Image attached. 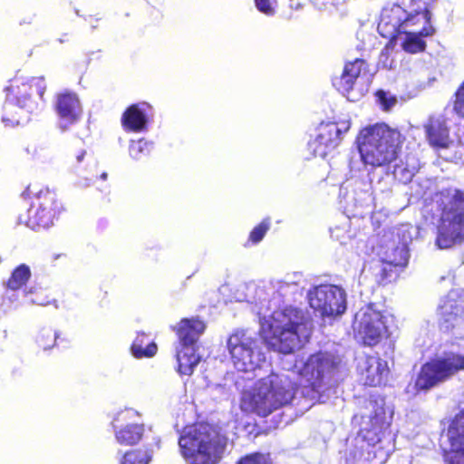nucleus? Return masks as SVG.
I'll return each instance as SVG.
<instances>
[{"instance_id":"nucleus-8","label":"nucleus","mask_w":464,"mask_h":464,"mask_svg":"<svg viewBox=\"0 0 464 464\" xmlns=\"http://www.w3.org/2000/svg\"><path fill=\"white\" fill-rule=\"evenodd\" d=\"M461 370H464V356L452 352L444 353L420 367L414 389L416 392H427Z\"/></svg>"},{"instance_id":"nucleus-37","label":"nucleus","mask_w":464,"mask_h":464,"mask_svg":"<svg viewBox=\"0 0 464 464\" xmlns=\"http://www.w3.org/2000/svg\"><path fill=\"white\" fill-rule=\"evenodd\" d=\"M377 100L379 103L382 105V109L385 111H389L392 109L397 102V99L395 96L380 90L376 92Z\"/></svg>"},{"instance_id":"nucleus-10","label":"nucleus","mask_w":464,"mask_h":464,"mask_svg":"<svg viewBox=\"0 0 464 464\" xmlns=\"http://www.w3.org/2000/svg\"><path fill=\"white\" fill-rule=\"evenodd\" d=\"M310 306L322 317H334L347 308L345 291L334 285H320L308 292Z\"/></svg>"},{"instance_id":"nucleus-2","label":"nucleus","mask_w":464,"mask_h":464,"mask_svg":"<svg viewBox=\"0 0 464 464\" xmlns=\"http://www.w3.org/2000/svg\"><path fill=\"white\" fill-rule=\"evenodd\" d=\"M259 314L260 334L266 344L281 353L290 354L303 346L311 334V322L304 311L293 306Z\"/></svg>"},{"instance_id":"nucleus-44","label":"nucleus","mask_w":464,"mask_h":464,"mask_svg":"<svg viewBox=\"0 0 464 464\" xmlns=\"http://www.w3.org/2000/svg\"><path fill=\"white\" fill-rule=\"evenodd\" d=\"M91 180H92V179H85V182H84V183H82H82H79L78 185H79V186H81V187H87V186H89V185H90V181H91Z\"/></svg>"},{"instance_id":"nucleus-5","label":"nucleus","mask_w":464,"mask_h":464,"mask_svg":"<svg viewBox=\"0 0 464 464\" xmlns=\"http://www.w3.org/2000/svg\"><path fill=\"white\" fill-rule=\"evenodd\" d=\"M401 142V133L386 124L363 129L357 138L361 163L375 168L395 162Z\"/></svg>"},{"instance_id":"nucleus-25","label":"nucleus","mask_w":464,"mask_h":464,"mask_svg":"<svg viewBox=\"0 0 464 464\" xmlns=\"http://www.w3.org/2000/svg\"><path fill=\"white\" fill-rule=\"evenodd\" d=\"M30 277V267L25 264L18 266L12 272L11 276L6 283L5 297L11 303L17 301L20 295H22V291L24 290L23 287Z\"/></svg>"},{"instance_id":"nucleus-7","label":"nucleus","mask_w":464,"mask_h":464,"mask_svg":"<svg viewBox=\"0 0 464 464\" xmlns=\"http://www.w3.org/2000/svg\"><path fill=\"white\" fill-rule=\"evenodd\" d=\"M227 346L232 362L239 372H254L266 362L263 341L249 330H236L228 337Z\"/></svg>"},{"instance_id":"nucleus-43","label":"nucleus","mask_w":464,"mask_h":464,"mask_svg":"<svg viewBox=\"0 0 464 464\" xmlns=\"http://www.w3.org/2000/svg\"><path fill=\"white\" fill-rule=\"evenodd\" d=\"M84 155H85V151L82 150L81 151L77 156H76V160L78 162H81L82 160V159L84 158Z\"/></svg>"},{"instance_id":"nucleus-23","label":"nucleus","mask_w":464,"mask_h":464,"mask_svg":"<svg viewBox=\"0 0 464 464\" xmlns=\"http://www.w3.org/2000/svg\"><path fill=\"white\" fill-rule=\"evenodd\" d=\"M205 324L198 318H184L182 319L173 330L176 332L179 338L178 346H194L198 347L197 343L200 335L205 331Z\"/></svg>"},{"instance_id":"nucleus-47","label":"nucleus","mask_w":464,"mask_h":464,"mask_svg":"<svg viewBox=\"0 0 464 464\" xmlns=\"http://www.w3.org/2000/svg\"><path fill=\"white\" fill-rule=\"evenodd\" d=\"M30 192H31V191H30V188H28L26 189V191H24V192L23 193V195H24V194H29Z\"/></svg>"},{"instance_id":"nucleus-46","label":"nucleus","mask_w":464,"mask_h":464,"mask_svg":"<svg viewBox=\"0 0 464 464\" xmlns=\"http://www.w3.org/2000/svg\"><path fill=\"white\" fill-rule=\"evenodd\" d=\"M101 178H102V179H104V180H105V179H107V173H105V172H104V173H102V174L101 175Z\"/></svg>"},{"instance_id":"nucleus-15","label":"nucleus","mask_w":464,"mask_h":464,"mask_svg":"<svg viewBox=\"0 0 464 464\" xmlns=\"http://www.w3.org/2000/svg\"><path fill=\"white\" fill-rule=\"evenodd\" d=\"M137 419H139V413L133 409H125L114 415L111 426L119 444L131 446L140 440L144 433V426L137 422Z\"/></svg>"},{"instance_id":"nucleus-34","label":"nucleus","mask_w":464,"mask_h":464,"mask_svg":"<svg viewBox=\"0 0 464 464\" xmlns=\"http://www.w3.org/2000/svg\"><path fill=\"white\" fill-rule=\"evenodd\" d=\"M299 284L297 280H284L278 282L276 292L279 295L289 297L298 293Z\"/></svg>"},{"instance_id":"nucleus-30","label":"nucleus","mask_w":464,"mask_h":464,"mask_svg":"<svg viewBox=\"0 0 464 464\" xmlns=\"http://www.w3.org/2000/svg\"><path fill=\"white\" fill-rule=\"evenodd\" d=\"M157 351V344L150 342L144 333L138 334L130 347L131 354L137 359L153 357Z\"/></svg>"},{"instance_id":"nucleus-45","label":"nucleus","mask_w":464,"mask_h":464,"mask_svg":"<svg viewBox=\"0 0 464 464\" xmlns=\"http://www.w3.org/2000/svg\"><path fill=\"white\" fill-rule=\"evenodd\" d=\"M62 256H64V255H63V254H55V255H53V256H52V260H53V261H55V260H57L58 258H60V257H62Z\"/></svg>"},{"instance_id":"nucleus-22","label":"nucleus","mask_w":464,"mask_h":464,"mask_svg":"<svg viewBox=\"0 0 464 464\" xmlns=\"http://www.w3.org/2000/svg\"><path fill=\"white\" fill-rule=\"evenodd\" d=\"M151 106L147 102L132 104L121 116V124L125 131L143 132L147 130Z\"/></svg>"},{"instance_id":"nucleus-42","label":"nucleus","mask_w":464,"mask_h":464,"mask_svg":"<svg viewBox=\"0 0 464 464\" xmlns=\"http://www.w3.org/2000/svg\"><path fill=\"white\" fill-rule=\"evenodd\" d=\"M349 166L352 170H360V162L355 160L353 157L351 158Z\"/></svg>"},{"instance_id":"nucleus-14","label":"nucleus","mask_w":464,"mask_h":464,"mask_svg":"<svg viewBox=\"0 0 464 464\" xmlns=\"http://www.w3.org/2000/svg\"><path fill=\"white\" fill-rule=\"evenodd\" d=\"M348 130L347 122L321 123L317 128L315 138L308 143L309 150L315 157L326 158L339 146L343 133Z\"/></svg>"},{"instance_id":"nucleus-24","label":"nucleus","mask_w":464,"mask_h":464,"mask_svg":"<svg viewBox=\"0 0 464 464\" xmlns=\"http://www.w3.org/2000/svg\"><path fill=\"white\" fill-rule=\"evenodd\" d=\"M435 33V29L430 24H422L420 31H409L406 29L395 40L409 53H421L426 49V42L424 37L431 36Z\"/></svg>"},{"instance_id":"nucleus-36","label":"nucleus","mask_w":464,"mask_h":464,"mask_svg":"<svg viewBox=\"0 0 464 464\" xmlns=\"http://www.w3.org/2000/svg\"><path fill=\"white\" fill-rule=\"evenodd\" d=\"M393 175L396 179L403 183L411 182V186L416 183L412 181L414 176V168L410 169L408 167L399 166L397 163L393 165Z\"/></svg>"},{"instance_id":"nucleus-38","label":"nucleus","mask_w":464,"mask_h":464,"mask_svg":"<svg viewBox=\"0 0 464 464\" xmlns=\"http://www.w3.org/2000/svg\"><path fill=\"white\" fill-rule=\"evenodd\" d=\"M276 2L272 0H255L256 9L267 16H272L276 14Z\"/></svg>"},{"instance_id":"nucleus-3","label":"nucleus","mask_w":464,"mask_h":464,"mask_svg":"<svg viewBox=\"0 0 464 464\" xmlns=\"http://www.w3.org/2000/svg\"><path fill=\"white\" fill-rule=\"evenodd\" d=\"M46 84L43 77L24 79L16 77L6 87V99L3 107L2 121L14 127L27 122L32 114L44 108Z\"/></svg>"},{"instance_id":"nucleus-41","label":"nucleus","mask_w":464,"mask_h":464,"mask_svg":"<svg viewBox=\"0 0 464 464\" xmlns=\"http://www.w3.org/2000/svg\"><path fill=\"white\" fill-rule=\"evenodd\" d=\"M33 292L27 291L26 288H24L22 291L23 297L25 298V302L33 304H38V305H46L48 304V301L45 300V298L40 296L39 295H36L34 297L32 296Z\"/></svg>"},{"instance_id":"nucleus-27","label":"nucleus","mask_w":464,"mask_h":464,"mask_svg":"<svg viewBox=\"0 0 464 464\" xmlns=\"http://www.w3.org/2000/svg\"><path fill=\"white\" fill-rule=\"evenodd\" d=\"M198 347L177 346V361L179 365V372L181 375L190 376L195 367L201 360V356L198 353Z\"/></svg>"},{"instance_id":"nucleus-13","label":"nucleus","mask_w":464,"mask_h":464,"mask_svg":"<svg viewBox=\"0 0 464 464\" xmlns=\"http://www.w3.org/2000/svg\"><path fill=\"white\" fill-rule=\"evenodd\" d=\"M53 110L57 117V127L62 131L69 130L82 116V105L78 94L65 90L58 92L53 100Z\"/></svg>"},{"instance_id":"nucleus-11","label":"nucleus","mask_w":464,"mask_h":464,"mask_svg":"<svg viewBox=\"0 0 464 464\" xmlns=\"http://www.w3.org/2000/svg\"><path fill=\"white\" fill-rule=\"evenodd\" d=\"M353 329L365 345H374L386 333L385 317L374 304H369L355 314Z\"/></svg>"},{"instance_id":"nucleus-20","label":"nucleus","mask_w":464,"mask_h":464,"mask_svg":"<svg viewBox=\"0 0 464 464\" xmlns=\"http://www.w3.org/2000/svg\"><path fill=\"white\" fill-rule=\"evenodd\" d=\"M426 139L433 148L445 149L450 143V128L442 114H431L423 123Z\"/></svg>"},{"instance_id":"nucleus-4","label":"nucleus","mask_w":464,"mask_h":464,"mask_svg":"<svg viewBox=\"0 0 464 464\" xmlns=\"http://www.w3.org/2000/svg\"><path fill=\"white\" fill-rule=\"evenodd\" d=\"M227 439L208 423L186 427L179 439L182 457L188 464H218Z\"/></svg>"},{"instance_id":"nucleus-33","label":"nucleus","mask_w":464,"mask_h":464,"mask_svg":"<svg viewBox=\"0 0 464 464\" xmlns=\"http://www.w3.org/2000/svg\"><path fill=\"white\" fill-rule=\"evenodd\" d=\"M152 458V451L133 450L124 455L121 464H149Z\"/></svg>"},{"instance_id":"nucleus-1","label":"nucleus","mask_w":464,"mask_h":464,"mask_svg":"<svg viewBox=\"0 0 464 464\" xmlns=\"http://www.w3.org/2000/svg\"><path fill=\"white\" fill-rule=\"evenodd\" d=\"M340 360L330 353L311 355L305 362L285 366L259 379L241 397V409L266 417L273 411L289 405L295 398L297 379H301V394L309 401L324 403L335 393L340 379Z\"/></svg>"},{"instance_id":"nucleus-28","label":"nucleus","mask_w":464,"mask_h":464,"mask_svg":"<svg viewBox=\"0 0 464 464\" xmlns=\"http://www.w3.org/2000/svg\"><path fill=\"white\" fill-rule=\"evenodd\" d=\"M436 0H403V5L409 8L408 14L415 17V24H430L431 12Z\"/></svg>"},{"instance_id":"nucleus-12","label":"nucleus","mask_w":464,"mask_h":464,"mask_svg":"<svg viewBox=\"0 0 464 464\" xmlns=\"http://www.w3.org/2000/svg\"><path fill=\"white\" fill-rule=\"evenodd\" d=\"M60 210L55 193L48 188L41 189L27 211L26 226L34 230L47 228Z\"/></svg>"},{"instance_id":"nucleus-40","label":"nucleus","mask_w":464,"mask_h":464,"mask_svg":"<svg viewBox=\"0 0 464 464\" xmlns=\"http://www.w3.org/2000/svg\"><path fill=\"white\" fill-rule=\"evenodd\" d=\"M237 464H270V461L264 454L253 453L241 458Z\"/></svg>"},{"instance_id":"nucleus-32","label":"nucleus","mask_w":464,"mask_h":464,"mask_svg":"<svg viewBox=\"0 0 464 464\" xmlns=\"http://www.w3.org/2000/svg\"><path fill=\"white\" fill-rule=\"evenodd\" d=\"M58 338L57 333L52 328H43L36 336V343L43 350L47 351L53 348Z\"/></svg>"},{"instance_id":"nucleus-31","label":"nucleus","mask_w":464,"mask_h":464,"mask_svg":"<svg viewBox=\"0 0 464 464\" xmlns=\"http://www.w3.org/2000/svg\"><path fill=\"white\" fill-rule=\"evenodd\" d=\"M153 148V143L144 139L131 140L129 147L130 156L136 160L148 156Z\"/></svg>"},{"instance_id":"nucleus-16","label":"nucleus","mask_w":464,"mask_h":464,"mask_svg":"<svg viewBox=\"0 0 464 464\" xmlns=\"http://www.w3.org/2000/svg\"><path fill=\"white\" fill-rule=\"evenodd\" d=\"M411 25H415L413 14L400 5H393L382 10L377 29L382 37L395 40Z\"/></svg>"},{"instance_id":"nucleus-26","label":"nucleus","mask_w":464,"mask_h":464,"mask_svg":"<svg viewBox=\"0 0 464 464\" xmlns=\"http://www.w3.org/2000/svg\"><path fill=\"white\" fill-rule=\"evenodd\" d=\"M365 62L362 59H355L353 62L347 63L344 66L343 74L339 79V91L347 94L353 90L357 81L362 77V72L364 69Z\"/></svg>"},{"instance_id":"nucleus-9","label":"nucleus","mask_w":464,"mask_h":464,"mask_svg":"<svg viewBox=\"0 0 464 464\" xmlns=\"http://www.w3.org/2000/svg\"><path fill=\"white\" fill-rule=\"evenodd\" d=\"M366 411L362 414L359 435L368 445L375 447L382 441L384 431L391 424L392 413L387 411L384 399L380 396L371 397Z\"/></svg>"},{"instance_id":"nucleus-6","label":"nucleus","mask_w":464,"mask_h":464,"mask_svg":"<svg viewBox=\"0 0 464 464\" xmlns=\"http://www.w3.org/2000/svg\"><path fill=\"white\" fill-rule=\"evenodd\" d=\"M441 208L435 245L448 249L464 240V191L449 188L440 193L438 200Z\"/></svg>"},{"instance_id":"nucleus-29","label":"nucleus","mask_w":464,"mask_h":464,"mask_svg":"<svg viewBox=\"0 0 464 464\" xmlns=\"http://www.w3.org/2000/svg\"><path fill=\"white\" fill-rule=\"evenodd\" d=\"M382 259L384 263L392 265L394 266H404L408 263L409 249L407 242H399L396 244L394 241L382 253Z\"/></svg>"},{"instance_id":"nucleus-39","label":"nucleus","mask_w":464,"mask_h":464,"mask_svg":"<svg viewBox=\"0 0 464 464\" xmlns=\"http://www.w3.org/2000/svg\"><path fill=\"white\" fill-rule=\"evenodd\" d=\"M453 111L459 116L464 118V82L455 93Z\"/></svg>"},{"instance_id":"nucleus-18","label":"nucleus","mask_w":464,"mask_h":464,"mask_svg":"<svg viewBox=\"0 0 464 464\" xmlns=\"http://www.w3.org/2000/svg\"><path fill=\"white\" fill-rule=\"evenodd\" d=\"M372 201L371 185L359 181L352 191L343 196L344 210L349 217L363 218L372 211Z\"/></svg>"},{"instance_id":"nucleus-21","label":"nucleus","mask_w":464,"mask_h":464,"mask_svg":"<svg viewBox=\"0 0 464 464\" xmlns=\"http://www.w3.org/2000/svg\"><path fill=\"white\" fill-rule=\"evenodd\" d=\"M358 370L365 385H382L389 373L387 362L376 356L361 359Z\"/></svg>"},{"instance_id":"nucleus-19","label":"nucleus","mask_w":464,"mask_h":464,"mask_svg":"<svg viewBox=\"0 0 464 464\" xmlns=\"http://www.w3.org/2000/svg\"><path fill=\"white\" fill-rule=\"evenodd\" d=\"M451 452L445 456L448 464H464V410L452 420L447 431Z\"/></svg>"},{"instance_id":"nucleus-17","label":"nucleus","mask_w":464,"mask_h":464,"mask_svg":"<svg viewBox=\"0 0 464 464\" xmlns=\"http://www.w3.org/2000/svg\"><path fill=\"white\" fill-rule=\"evenodd\" d=\"M440 327L444 332L464 331V299L450 291L438 307Z\"/></svg>"},{"instance_id":"nucleus-35","label":"nucleus","mask_w":464,"mask_h":464,"mask_svg":"<svg viewBox=\"0 0 464 464\" xmlns=\"http://www.w3.org/2000/svg\"><path fill=\"white\" fill-rule=\"evenodd\" d=\"M270 228V219L266 218L253 228L249 235V240L253 244L259 243Z\"/></svg>"}]
</instances>
